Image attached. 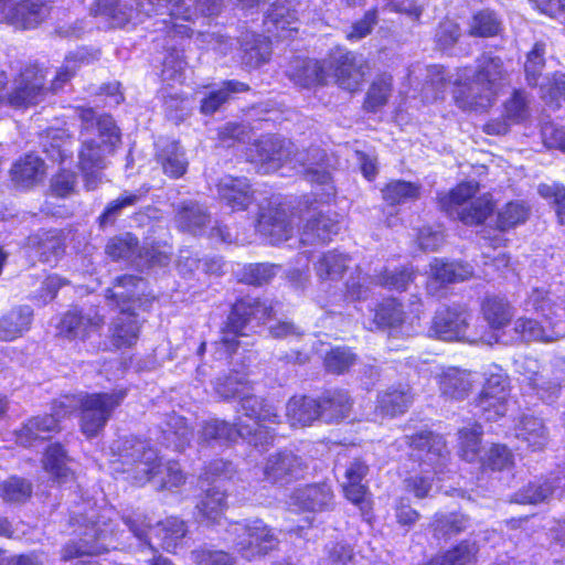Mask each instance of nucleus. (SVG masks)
Segmentation results:
<instances>
[{
	"label": "nucleus",
	"mask_w": 565,
	"mask_h": 565,
	"mask_svg": "<svg viewBox=\"0 0 565 565\" xmlns=\"http://www.w3.org/2000/svg\"><path fill=\"white\" fill-rule=\"evenodd\" d=\"M71 525H77L74 530L79 536L78 542H70L62 550V558L64 561L72 559L83 555H98L107 550L106 541L113 536H124L125 530L115 532L105 522L103 526L99 520H95V513L89 516L82 515L81 513L74 512L70 519Z\"/></svg>",
	"instance_id": "nucleus-7"
},
{
	"label": "nucleus",
	"mask_w": 565,
	"mask_h": 565,
	"mask_svg": "<svg viewBox=\"0 0 565 565\" xmlns=\"http://www.w3.org/2000/svg\"><path fill=\"white\" fill-rule=\"evenodd\" d=\"M249 86L239 81H225L222 86L216 90H211L201 100V113L204 115H212L220 110L221 107L227 103L234 94L247 92Z\"/></svg>",
	"instance_id": "nucleus-43"
},
{
	"label": "nucleus",
	"mask_w": 565,
	"mask_h": 565,
	"mask_svg": "<svg viewBox=\"0 0 565 565\" xmlns=\"http://www.w3.org/2000/svg\"><path fill=\"white\" fill-rule=\"evenodd\" d=\"M44 175V161L34 154H26L18 160L11 168V179L20 186L29 188L42 180Z\"/></svg>",
	"instance_id": "nucleus-40"
},
{
	"label": "nucleus",
	"mask_w": 565,
	"mask_h": 565,
	"mask_svg": "<svg viewBox=\"0 0 565 565\" xmlns=\"http://www.w3.org/2000/svg\"><path fill=\"white\" fill-rule=\"evenodd\" d=\"M122 523L136 539L147 543L151 547V539H159L162 548L170 551L179 544L186 534L185 523L174 516L159 522L154 527L142 519L140 514L122 518Z\"/></svg>",
	"instance_id": "nucleus-10"
},
{
	"label": "nucleus",
	"mask_w": 565,
	"mask_h": 565,
	"mask_svg": "<svg viewBox=\"0 0 565 565\" xmlns=\"http://www.w3.org/2000/svg\"><path fill=\"white\" fill-rule=\"evenodd\" d=\"M413 403V394L408 386L390 387L377 396L376 409L386 416L394 417L405 413Z\"/></svg>",
	"instance_id": "nucleus-36"
},
{
	"label": "nucleus",
	"mask_w": 565,
	"mask_h": 565,
	"mask_svg": "<svg viewBox=\"0 0 565 565\" xmlns=\"http://www.w3.org/2000/svg\"><path fill=\"white\" fill-rule=\"evenodd\" d=\"M239 403L244 415L255 423H276L278 415L275 407L256 396L253 391H248Z\"/></svg>",
	"instance_id": "nucleus-51"
},
{
	"label": "nucleus",
	"mask_w": 565,
	"mask_h": 565,
	"mask_svg": "<svg viewBox=\"0 0 565 565\" xmlns=\"http://www.w3.org/2000/svg\"><path fill=\"white\" fill-rule=\"evenodd\" d=\"M46 71L38 65H29L14 81V87L8 94V102L14 107L36 105L47 95Z\"/></svg>",
	"instance_id": "nucleus-16"
},
{
	"label": "nucleus",
	"mask_w": 565,
	"mask_h": 565,
	"mask_svg": "<svg viewBox=\"0 0 565 565\" xmlns=\"http://www.w3.org/2000/svg\"><path fill=\"white\" fill-rule=\"evenodd\" d=\"M68 456L61 444H52L47 447L44 458V469L57 481H62L68 475Z\"/></svg>",
	"instance_id": "nucleus-60"
},
{
	"label": "nucleus",
	"mask_w": 565,
	"mask_h": 565,
	"mask_svg": "<svg viewBox=\"0 0 565 565\" xmlns=\"http://www.w3.org/2000/svg\"><path fill=\"white\" fill-rule=\"evenodd\" d=\"M478 546L476 543L462 541L446 552L438 565H476Z\"/></svg>",
	"instance_id": "nucleus-64"
},
{
	"label": "nucleus",
	"mask_w": 565,
	"mask_h": 565,
	"mask_svg": "<svg viewBox=\"0 0 565 565\" xmlns=\"http://www.w3.org/2000/svg\"><path fill=\"white\" fill-rule=\"evenodd\" d=\"M562 487V479L551 473L547 478L529 482L514 494V501L520 504L547 502Z\"/></svg>",
	"instance_id": "nucleus-30"
},
{
	"label": "nucleus",
	"mask_w": 565,
	"mask_h": 565,
	"mask_svg": "<svg viewBox=\"0 0 565 565\" xmlns=\"http://www.w3.org/2000/svg\"><path fill=\"white\" fill-rule=\"evenodd\" d=\"M76 111L84 138L78 156L81 170L106 168V154L120 142L119 129L109 115L97 116L93 108L85 107H78Z\"/></svg>",
	"instance_id": "nucleus-3"
},
{
	"label": "nucleus",
	"mask_w": 565,
	"mask_h": 565,
	"mask_svg": "<svg viewBox=\"0 0 565 565\" xmlns=\"http://www.w3.org/2000/svg\"><path fill=\"white\" fill-rule=\"evenodd\" d=\"M32 494V483L24 478L10 477L0 483V498L8 503H22Z\"/></svg>",
	"instance_id": "nucleus-61"
},
{
	"label": "nucleus",
	"mask_w": 565,
	"mask_h": 565,
	"mask_svg": "<svg viewBox=\"0 0 565 565\" xmlns=\"http://www.w3.org/2000/svg\"><path fill=\"white\" fill-rule=\"evenodd\" d=\"M243 65L256 68L266 63L271 54L270 41L255 33H244L239 40Z\"/></svg>",
	"instance_id": "nucleus-32"
},
{
	"label": "nucleus",
	"mask_w": 565,
	"mask_h": 565,
	"mask_svg": "<svg viewBox=\"0 0 565 565\" xmlns=\"http://www.w3.org/2000/svg\"><path fill=\"white\" fill-rule=\"evenodd\" d=\"M170 15L192 21L199 14L216 15L221 12L222 0H170Z\"/></svg>",
	"instance_id": "nucleus-35"
},
{
	"label": "nucleus",
	"mask_w": 565,
	"mask_h": 565,
	"mask_svg": "<svg viewBox=\"0 0 565 565\" xmlns=\"http://www.w3.org/2000/svg\"><path fill=\"white\" fill-rule=\"evenodd\" d=\"M470 313L460 306L441 307L435 311L428 335L444 341L466 338Z\"/></svg>",
	"instance_id": "nucleus-18"
},
{
	"label": "nucleus",
	"mask_w": 565,
	"mask_h": 565,
	"mask_svg": "<svg viewBox=\"0 0 565 565\" xmlns=\"http://www.w3.org/2000/svg\"><path fill=\"white\" fill-rule=\"evenodd\" d=\"M340 231L338 220L321 212H310L300 233L303 245L326 243Z\"/></svg>",
	"instance_id": "nucleus-27"
},
{
	"label": "nucleus",
	"mask_w": 565,
	"mask_h": 565,
	"mask_svg": "<svg viewBox=\"0 0 565 565\" xmlns=\"http://www.w3.org/2000/svg\"><path fill=\"white\" fill-rule=\"evenodd\" d=\"M481 312L492 329L504 328L513 317L512 306L498 296H487L481 303Z\"/></svg>",
	"instance_id": "nucleus-44"
},
{
	"label": "nucleus",
	"mask_w": 565,
	"mask_h": 565,
	"mask_svg": "<svg viewBox=\"0 0 565 565\" xmlns=\"http://www.w3.org/2000/svg\"><path fill=\"white\" fill-rule=\"evenodd\" d=\"M501 20L490 9H482L472 14L468 22V34L475 38H492L501 31Z\"/></svg>",
	"instance_id": "nucleus-49"
},
{
	"label": "nucleus",
	"mask_w": 565,
	"mask_h": 565,
	"mask_svg": "<svg viewBox=\"0 0 565 565\" xmlns=\"http://www.w3.org/2000/svg\"><path fill=\"white\" fill-rule=\"evenodd\" d=\"M185 476L177 461L159 462L152 484L157 490H172L183 484Z\"/></svg>",
	"instance_id": "nucleus-58"
},
{
	"label": "nucleus",
	"mask_w": 565,
	"mask_h": 565,
	"mask_svg": "<svg viewBox=\"0 0 565 565\" xmlns=\"http://www.w3.org/2000/svg\"><path fill=\"white\" fill-rule=\"evenodd\" d=\"M367 70V63L363 56L350 51L337 50L327 58V71L330 77L335 79L339 87L349 92L359 89Z\"/></svg>",
	"instance_id": "nucleus-14"
},
{
	"label": "nucleus",
	"mask_w": 565,
	"mask_h": 565,
	"mask_svg": "<svg viewBox=\"0 0 565 565\" xmlns=\"http://www.w3.org/2000/svg\"><path fill=\"white\" fill-rule=\"evenodd\" d=\"M328 161L326 151L320 147L312 146L302 150L295 148L294 167L298 164L302 169L301 172L306 180L324 186L326 195L331 196L335 194V189L332 184Z\"/></svg>",
	"instance_id": "nucleus-17"
},
{
	"label": "nucleus",
	"mask_w": 565,
	"mask_h": 565,
	"mask_svg": "<svg viewBox=\"0 0 565 565\" xmlns=\"http://www.w3.org/2000/svg\"><path fill=\"white\" fill-rule=\"evenodd\" d=\"M28 245L43 263H55L65 252L64 237L60 230L39 231L29 236Z\"/></svg>",
	"instance_id": "nucleus-28"
},
{
	"label": "nucleus",
	"mask_w": 565,
	"mask_h": 565,
	"mask_svg": "<svg viewBox=\"0 0 565 565\" xmlns=\"http://www.w3.org/2000/svg\"><path fill=\"white\" fill-rule=\"evenodd\" d=\"M477 382L475 373L458 367L445 370L438 380L441 395L456 401L465 399Z\"/></svg>",
	"instance_id": "nucleus-26"
},
{
	"label": "nucleus",
	"mask_w": 565,
	"mask_h": 565,
	"mask_svg": "<svg viewBox=\"0 0 565 565\" xmlns=\"http://www.w3.org/2000/svg\"><path fill=\"white\" fill-rule=\"evenodd\" d=\"M470 525L467 515L458 512L437 513L434 516L431 527L437 539H449L465 532Z\"/></svg>",
	"instance_id": "nucleus-47"
},
{
	"label": "nucleus",
	"mask_w": 565,
	"mask_h": 565,
	"mask_svg": "<svg viewBox=\"0 0 565 565\" xmlns=\"http://www.w3.org/2000/svg\"><path fill=\"white\" fill-rule=\"evenodd\" d=\"M148 192V190H138L136 192L125 191L119 198L109 202L105 211L98 217L100 228L114 225L122 210L135 206Z\"/></svg>",
	"instance_id": "nucleus-53"
},
{
	"label": "nucleus",
	"mask_w": 565,
	"mask_h": 565,
	"mask_svg": "<svg viewBox=\"0 0 565 565\" xmlns=\"http://www.w3.org/2000/svg\"><path fill=\"white\" fill-rule=\"evenodd\" d=\"M224 507L225 492L217 483H213L205 490L204 497L196 505L202 519L212 523L220 521Z\"/></svg>",
	"instance_id": "nucleus-52"
},
{
	"label": "nucleus",
	"mask_w": 565,
	"mask_h": 565,
	"mask_svg": "<svg viewBox=\"0 0 565 565\" xmlns=\"http://www.w3.org/2000/svg\"><path fill=\"white\" fill-rule=\"evenodd\" d=\"M516 438L533 451L542 450L548 441V434L543 420L532 415H524L518 427Z\"/></svg>",
	"instance_id": "nucleus-37"
},
{
	"label": "nucleus",
	"mask_w": 565,
	"mask_h": 565,
	"mask_svg": "<svg viewBox=\"0 0 565 565\" xmlns=\"http://www.w3.org/2000/svg\"><path fill=\"white\" fill-rule=\"evenodd\" d=\"M545 44L536 42L532 50L526 54L524 63L525 81L529 86L536 87L540 84L543 70L545 67Z\"/></svg>",
	"instance_id": "nucleus-62"
},
{
	"label": "nucleus",
	"mask_w": 565,
	"mask_h": 565,
	"mask_svg": "<svg viewBox=\"0 0 565 565\" xmlns=\"http://www.w3.org/2000/svg\"><path fill=\"white\" fill-rule=\"evenodd\" d=\"M105 250L114 260L134 259L138 256L139 241L131 233H125L110 238Z\"/></svg>",
	"instance_id": "nucleus-59"
},
{
	"label": "nucleus",
	"mask_w": 565,
	"mask_h": 565,
	"mask_svg": "<svg viewBox=\"0 0 565 565\" xmlns=\"http://www.w3.org/2000/svg\"><path fill=\"white\" fill-rule=\"evenodd\" d=\"M530 215V206L522 201L507 203L497 215V227L500 231H508L523 224Z\"/></svg>",
	"instance_id": "nucleus-57"
},
{
	"label": "nucleus",
	"mask_w": 565,
	"mask_h": 565,
	"mask_svg": "<svg viewBox=\"0 0 565 565\" xmlns=\"http://www.w3.org/2000/svg\"><path fill=\"white\" fill-rule=\"evenodd\" d=\"M514 331L524 341L553 342L565 335L554 328L546 330L539 321L530 318H519L514 323Z\"/></svg>",
	"instance_id": "nucleus-54"
},
{
	"label": "nucleus",
	"mask_w": 565,
	"mask_h": 565,
	"mask_svg": "<svg viewBox=\"0 0 565 565\" xmlns=\"http://www.w3.org/2000/svg\"><path fill=\"white\" fill-rule=\"evenodd\" d=\"M33 310L29 306H18L0 318V340L12 341L30 329Z\"/></svg>",
	"instance_id": "nucleus-34"
},
{
	"label": "nucleus",
	"mask_w": 565,
	"mask_h": 565,
	"mask_svg": "<svg viewBox=\"0 0 565 565\" xmlns=\"http://www.w3.org/2000/svg\"><path fill=\"white\" fill-rule=\"evenodd\" d=\"M286 75L295 85L305 88L326 85L330 77V73L327 71V58L317 61L294 57L287 66Z\"/></svg>",
	"instance_id": "nucleus-22"
},
{
	"label": "nucleus",
	"mask_w": 565,
	"mask_h": 565,
	"mask_svg": "<svg viewBox=\"0 0 565 565\" xmlns=\"http://www.w3.org/2000/svg\"><path fill=\"white\" fill-rule=\"evenodd\" d=\"M507 77L503 60L492 52H483L476 60L475 72L466 67L458 73L454 90L456 104L465 110L489 107Z\"/></svg>",
	"instance_id": "nucleus-1"
},
{
	"label": "nucleus",
	"mask_w": 565,
	"mask_h": 565,
	"mask_svg": "<svg viewBox=\"0 0 565 565\" xmlns=\"http://www.w3.org/2000/svg\"><path fill=\"white\" fill-rule=\"evenodd\" d=\"M333 492L329 484L313 483L295 489L289 504L302 511L322 512L332 509Z\"/></svg>",
	"instance_id": "nucleus-23"
},
{
	"label": "nucleus",
	"mask_w": 565,
	"mask_h": 565,
	"mask_svg": "<svg viewBox=\"0 0 565 565\" xmlns=\"http://www.w3.org/2000/svg\"><path fill=\"white\" fill-rule=\"evenodd\" d=\"M472 275V267L467 263L445 262L439 258L430 263V276L441 285L465 281Z\"/></svg>",
	"instance_id": "nucleus-38"
},
{
	"label": "nucleus",
	"mask_w": 565,
	"mask_h": 565,
	"mask_svg": "<svg viewBox=\"0 0 565 565\" xmlns=\"http://www.w3.org/2000/svg\"><path fill=\"white\" fill-rule=\"evenodd\" d=\"M348 255L337 250L324 253L315 264L316 274L321 280H338L349 267Z\"/></svg>",
	"instance_id": "nucleus-48"
},
{
	"label": "nucleus",
	"mask_w": 565,
	"mask_h": 565,
	"mask_svg": "<svg viewBox=\"0 0 565 565\" xmlns=\"http://www.w3.org/2000/svg\"><path fill=\"white\" fill-rule=\"evenodd\" d=\"M411 448V457L418 461L424 471L429 469L436 475L444 473L449 460V451L444 438L431 431H420L414 436L406 437Z\"/></svg>",
	"instance_id": "nucleus-13"
},
{
	"label": "nucleus",
	"mask_w": 565,
	"mask_h": 565,
	"mask_svg": "<svg viewBox=\"0 0 565 565\" xmlns=\"http://www.w3.org/2000/svg\"><path fill=\"white\" fill-rule=\"evenodd\" d=\"M210 215L206 210L196 202H183L178 209L175 222L183 232L198 234L209 223Z\"/></svg>",
	"instance_id": "nucleus-41"
},
{
	"label": "nucleus",
	"mask_w": 565,
	"mask_h": 565,
	"mask_svg": "<svg viewBox=\"0 0 565 565\" xmlns=\"http://www.w3.org/2000/svg\"><path fill=\"white\" fill-rule=\"evenodd\" d=\"M2 20L18 29H34L50 14L51 0H0Z\"/></svg>",
	"instance_id": "nucleus-15"
},
{
	"label": "nucleus",
	"mask_w": 565,
	"mask_h": 565,
	"mask_svg": "<svg viewBox=\"0 0 565 565\" xmlns=\"http://www.w3.org/2000/svg\"><path fill=\"white\" fill-rule=\"evenodd\" d=\"M320 420L332 424L340 423L349 417L353 401L344 390H330L323 392L318 398Z\"/></svg>",
	"instance_id": "nucleus-25"
},
{
	"label": "nucleus",
	"mask_w": 565,
	"mask_h": 565,
	"mask_svg": "<svg viewBox=\"0 0 565 565\" xmlns=\"http://www.w3.org/2000/svg\"><path fill=\"white\" fill-rule=\"evenodd\" d=\"M111 449L119 457L122 472L127 473L136 484L152 483L161 459L158 451L147 441L135 437H125L117 440Z\"/></svg>",
	"instance_id": "nucleus-5"
},
{
	"label": "nucleus",
	"mask_w": 565,
	"mask_h": 565,
	"mask_svg": "<svg viewBox=\"0 0 565 565\" xmlns=\"http://www.w3.org/2000/svg\"><path fill=\"white\" fill-rule=\"evenodd\" d=\"M295 143L277 136H265L255 141L248 149L247 157L250 162L259 164L260 173L277 171L284 163H292Z\"/></svg>",
	"instance_id": "nucleus-12"
},
{
	"label": "nucleus",
	"mask_w": 565,
	"mask_h": 565,
	"mask_svg": "<svg viewBox=\"0 0 565 565\" xmlns=\"http://www.w3.org/2000/svg\"><path fill=\"white\" fill-rule=\"evenodd\" d=\"M214 390L223 399L239 398L241 401L248 391H253V385L247 380L246 374L235 371L218 377L214 384Z\"/></svg>",
	"instance_id": "nucleus-50"
},
{
	"label": "nucleus",
	"mask_w": 565,
	"mask_h": 565,
	"mask_svg": "<svg viewBox=\"0 0 565 565\" xmlns=\"http://www.w3.org/2000/svg\"><path fill=\"white\" fill-rule=\"evenodd\" d=\"M170 8V0H96L90 11L115 28H122L129 23H142L154 15L167 14L169 20L162 19L167 35L170 39L190 38L192 29L186 24L178 23L181 18H172Z\"/></svg>",
	"instance_id": "nucleus-2"
},
{
	"label": "nucleus",
	"mask_w": 565,
	"mask_h": 565,
	"mask_svg": "<svg viewBox=\"0 0 565 565\" xmlns=\"http://www.w3.org/2000/svg\"><path fill=\"white\" fill-rule=\"evenodd\" d=\"M145 292V280L135 275L116 277L113 286L106 290V298L120 309L130 307L136 310L140 307V296Z\"/></svg>",
	"instance_id": "nucleus-24"
},
{
	"label": "nucleus",
	"mask_w": 565,
	"mask_h": 565,
	"mask_svg": "<svg viewBox=\"0 0 565 565\" xmlns=\"http://www.w3.org/2000/svg\"><path fill=\"white\" fill-rule=\"evenodd\" d=\"M220 199L233 210H245L253 201L246 178L224 177L217 184Z\"/></svg>",
	"instance_id": "nucleus-31"
},
{
	"label": "nucleus",
	"mask_w": 565,
	"mask_h": 565,
	"mask_svg": "<svg viewBox=\"0 0 565 565\" xmlns=\"http://www.w3.org/2000/svg\"><path fill=\"white\" fill-rule=\"evenodd\" d=\"M127 397L126 388L111 392L84 394L79 396L81 430L87 438H94L105 428L113 413Z\"/></svg>",
	"instance_id": "nucleus-8"
},
{
	"label": "nucleus",
	"mask_w": 565,
	"mask_h": 565,
	"mask_svg": "<svg viewBox=\"0 0 565 565\" xmlns=\"http://www.w3.org/2000/svg\"><path fill=\"white\" fill-rule=\"evenodd\" d=\"M273 305L268 300H260L254 297H245L237 300L222 328V335L215 345L224 350L227 355L236 352L243 344L241 338L246 337L244 329L252 320L263 321L273 313Z\"/></svg>",
	"instance_id": "nucleus-4"
},
{
	"label": "nucleus",
	"mask_w": 565,
	"mask_h": 565,
	"mask_svg": "<svg viewBox=\"0 0 565 565\" xmlns=\"http://www.w3.org/2000/svg\"><path fill=\"white\" fill-rule=\"evenodd\" d=\"M477 190L478 184L475 182L461 183L440 196L439 205L451 218H457L467 225L481 224L492 214L494 204L487 195L473 199Z\"/></svg>",
	"instance_id": "nucleus-6"
},
{
	"label": "nucleus",
	"mask_w": 565,
	"mask_h": 565,
	"mask_svg": "<svg viewBox=\"0 0 565 565\" xmlns=\"http://www.w3.org/2000/svg\"><path fill=\"white\" fill-rule=\"evenodd\" d=\"M557 366V364L555 365ZM564 381V372L559 367H544L536 376V380L532 381L531 386L536 395L545 402H553L561 391L562 382Z\"/></svg>",
	"instance_id": "nucleus-42"
},
{
	"label": "nucleus",
	"mask_w": 565,
	"mask_h": 565,
	"mask_svg": "<svg viewBox=\"0 0 565 565\" xmlns=\"http://www.w3.org/2000/svg\"><path fill=\"white\" fill-rule=\"evenodd\" d=\"M136 310H130V307L120 309L119 315L114 319L111 326V341L117 348L131 347L136 343L140 322L137 319Z\"/></svg>",
	"instance_id": "nucleus-33"
},
{
	"label": "nucleus",
	"mask_w": 565,
	"mask_h": 565,
	"mask_svg": "<svg viewBox=\"0 0 565 565\" xmlns=\"http://www.w3.org/2000/svg\"><path fill=\"white\" fill-rule=\"evenodd\" d=\"M228 533L234 536L237 553L248 561L267 555L279 544L275 530L260 519L236 522L231 525Z\"/></svg>",
	"instance_id": "nucleus-9"
},
{
	"label": "nucleus",
	"mask_w": 565,
	"mask_h": 565,
	"mask_svg": "<svg viewBox=\"0 0 565 565\" xmlns=\"http://www.w3.org/2000/svg\"><path fill=\"white\" fill-rule=\"evenodd\" d=\"M104 324V318L95 310L84 311L73 308L65 312L57 324L58 334L73 339H85L90 332L98 330Z\"/></svg>",
	"instance_id": "nucleus-21"
},
{
	"label": "nucleus",
	"mask_w": 565,
	"mask_h": 565,
	"mask_svg": "<svg viewBox=\"0 0 565 565\" xmlns=\"http://www.w3.org/2000/svg\"><path fill=\"white\" fill-rule=\"evenodd\" d=\"M257 228L270 244H279L291 236L294 227L287 210L280 203L270 201L266 206H260Z\"/></svg>",
	"instance_id": "nucleus-19"
},
{
	"label": "nucleus",
	"mask_w": 565,
	"mask_h": 565,
	"mask_svg": "<svg viewBox=\"0 0 565 565\" xmlns=\"http://www.w3.org/2000/svg\"><path fill=\"white\" fill-rule=\"evenodd\" d=\"M308 470L307 461L292 450L284 449L268 455L262 467L260 481L286 487L302 479Z\"/></svg>",
	"instance_id": "nucleus-11"
},
{
	"label": "nucleus",
	"mask_w": 565,
	"mask_h": 565,
	"mask_svg": "<svg viewBox=\"0 0 565 565\" xmlns=\"http://www.w3.org/2000/svg\"><path fill=\"white\" fill-rule=\"evenodd\" d=\"M372 285H376V277L362 274L360 268H356L345 282L344 296L351 301L365 300L370 296Z\"/></svg>",
	"instance_id": "nucleus-63"
},
{
	"label": "nucleus",
	"mask_w": 565,
	"mask_h": 565,
	"mask_svg": "<svg viewBox=\"0 0 565 565\" xmlns=\"http://www.w3.org/2000/svg\"><path fill=\"white\" fill-rule=\"evenodd\" d=\"M526 310H533L541 313L546 319L559 317L561 311L565 312V299L552 295L550 291L533 288L524 301Z\"/></svg>",
	"instance_id": "nucleus-39"
},
{
	"label": "nucleus",
	"mask_w": 565,
	"mask_h": 565,
	"mask_svg": "<svg viewBox=\"0 0 565 565\" xmlns=\"http://www.w3.org/2000/svg\"><path fill=\"white\" fill-rule=\"evenodd\" d=\"M317 398L302 396L292 397L286 406V415L292 426H307L312 422L320 419Z\"/></svg>",
	"instance_id": "nucleus-46"
},
{
	"label": "nucleus",
	"mask_w": 565,
	"mask_h": 565,
	"mask_svg": "<svg viewBox=\"0 0 565 565\" xmlns=\"http://www.w3.org/2000/svg\"><path fill=\"white\" fill-rule=\"evenodd\" d=\"M393 88V77L390 74L377 76L371 84L364 102L365 109L377 111L388 102Z\"/></svg>",
	"instance_id": "nucleus-55"
},
{
	"label": "nucleus",
	"mask_w": 565,
	"mask_h": 565,
	"mask_svg": "<svg viewBox=\"0 0 565 565\" xmlns=\"http://www.w3.org/2000/svg\"><path fill=\"white\" fill-rule=\"evenodd\" d=\"M250 434L245 425L241 422L231 424L226 420L213 418L202 424L199 431V440L201 444H225L235 440L238 436Z\"/></svg>",
	"instance_id": "nucleus-29"
},
{
	"label": "nucleus",
	"mask_w": 565,
	"mask_h": 565,
	"mask_svg": "<svg viewBox=\"0 0 565 565\" xmlns=\"http://www.w3.org/2000/svg\"><path fill=\"white\" fill-rule=\"evenodd\" d=\"M163 172L172 178H179L186 171L188 161L184 152L177 141H167L157 153Z\"/></svg>",
	"instance_id": "nucleus-45"
},
{
	"label": "nucleus",
	"mask_w": 565,
	"mask_h": 565,
	"mask_svg": "<svg viewBox=\"0 0 565 565\" xmlns=\"http://www.w3.org/2000/svg\"><path fill=\"white\" fill-rule=\"evenodd\" d=\"M382 194L387 204H403L419 198L420 185L413 182L395 180L386 184L382 190Z\"/></svg>",
	"instance_id": "nucleus-56"
},
{
	"label": "nucleus",
	"mask_w": 565,
	"mask_h": 565,
	"mask_svg": "<svg viewBox=\"0 0 565 565\" xmlns=\"http://www.w3.org/2000/svg\"><path fill=\"white\" fill-rule=\"evenodd\" d=\"M67 411L54 414H43L29 418L22 427L17 430V443L23 447H35L53 437L60 431V417L64 416Z\"/></svg>",
	"instance_id": "nucleus-20"
}]
</instances>
